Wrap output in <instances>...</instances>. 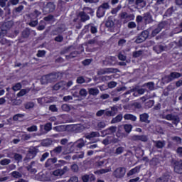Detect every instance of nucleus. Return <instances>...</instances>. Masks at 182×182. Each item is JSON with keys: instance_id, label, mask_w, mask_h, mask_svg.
<instances>
[{"instance_id": "47", "label": "nucleus", "mask_w": 182, "mask_h": 182, "mask_svg": "<svg viewBox=\"0 0 182 182\" xmlns=\"http://www.w3.org/2000/svg\"><path fill=\"white\" fill-rule=\"evenodd\" d=\"M32 138V136L31 134H24L21 135V141H27V140H31Z\"/></svg>"}, {"instance_id": "1", "label": "nucleus", "mask_w": 182, "mask_h": 182, "mask_svg": "<svg viewBox=\"0 0 182 182\" xmlns=\"http://www.w3.org/2000/svg\"><path fill=\"white\" fill-rule=\"evenodd\" d=\"M60 77H62V75L58 73H53L43 75L41 79V85H48V83L58 82Z\"/></svg>"}, {"instance_id": "60", "label": "nucleus", "mask_w": 182, "mask_h": 182, "mask_svg": "<svg viewBox=\"0 0 182 182\" xmlns=\"http://www.w3.org/2000/svg\"><path fill=\"white\" fill-rule=\"evenodd\" d=\"M100 8H101L104 11H107V9H110V5L109 4V3H103L100 6Z\"/></svg>"}, {"instance_id": "59", "label": "nucleus", "mask_w": 182, "mask_h": 182, "mask_svg": "<svg viewBox=\"0 0 182 182\" xmlns=\"http://www.w3.org/2000/svg\"><path fill=\"white\" fill-rule=\"evenodd\" d=\"M79 95L82 97H86L87 96V90H86L85 88H82L80 90Z\"/></svg>"}, {"instance_id": "22", "label": "nucleus", "mask_w": 182, "mask_h": 182, "mask_svg": "<svg viewBox=\"0 0 182 182\" xmlns=\"http://www.w3.org/2000/svg\"><path fill=\"white\" fill-rule=\"evenodd\" d=\"M149 114L147 113H144V114H141L139 115V120L141 123H150V120H149Z\"/></svg>"}, {"instance_id": "10", "label": "nucleus", "mask_w": 182, "mask_h": 182, "mask_svg": "<svg viewBox=\"0 0 182 182\" xmlns=\"http://www.w3.org/2000/svg\"><path fill=\"white\" fill-rule=\"evenodd\" d=\"M69 130L73 132V133H82L85 129V126L77 124L74 125H69Z\"/></svg>"}, {"instance_id": "46", "label": "nucleus", "mask_w": 182, "mask_h": 182, "mask_svg": "<svg viewBox=\"0 0 182 182\" xmlns=\"http://www.w3.org/2000/svg\"><path fill=\"white\" fill-rule=\"evenodd\" d=\"M122 9V4H119L117 7L114 8L111 11L112 15H117V12Z\"/></svg>"}, {"instance_id": "62", "label": "nucleus", "mask_w": 182, "mask_h": 182, "mask_svg": "<svg viewBox=\"0 0 182 182\" xmlns=\"http://www.w3.org/2000/svg\"><path fill=\"white\" fill-rule=\"evenodd\" d=\"M141 55H143V50H139L133 53V58H139Z\"/></svg>"}, {"instance_id": "44", "label": "nucleus", "mask_w": 182, "mask_h": 182, "mask_svg": "<svg viewBox=\"0 0 182 182\" xmlns=\"http://www.w3.org/2000/svg\"><path fill=\"white\" fill-rule=\"evenodd\" d=\"M23 8H24L23 5H20L18 7H16L13 10V14L15 15V14H21V12H22V11H23Z\"/></svg>"}, {"instance_id": "57", "label": "nucleus", "mask_w": 182, "mask_h": 182, "mask_svg": "<svg viewBox=\"0 0 182 182\" xmlns=\"http://www.w3.org/2000/svg\"><path fill=\"white\" fill-rule=\"evenodd\" d=\"M12 89L14 92H17V90H21V89H22V84H21V82H18L12 87Z\"/></svg>"}, {"instance_id": "58", "label": "nucleus", "mask_w": 182, "mask_h": 182, "mask_svg": "<svg viewBox=\"0 0 182 182\" xmlns=\"http://www.w3.org/2000/svg\"><path fill=\"white\" fill-rule=\"evenodd\" d=\"M171 140L176 143V144H181L182 139L179 136H172Z\"/></svg>"}, {"instance_id": "50", "label": "nucleus", "mask_w": 182, "mask_h": 182, "mask_svg": "<svg viewBox=\"0 0 182 182\" xmlns=\"http://www.w3.org/2000/svg\"><path fill=\"white\" fill-rule=\"evenodd\" d=\"M14 160H16V161H17V163H21V161H22V159L23 158V156H22V155H21V154H14Z\"/></svg>"}, {"instance_id": "11", "label": "nucleus", "mask_w": 182, "mask_h": 182, "mask_svg": "<svg viewBox=\"0 0 182 182\" xmlns=\"http://www.w3.org/2000/svg\"><path fill=\"white\" fill-rule=\"evenodd\" d=\"M58 161V158L48 159L45 163V167L48 170H53L55 168V163Z\"/></svg>"}, {"instance_id": "36", "label": "nucleus", "mask_w": 182, "mask_h": 182, "mask_svg": "<svg viewBox=\"0 0 182 182\" xmlns=\"http://www.w3.org/2000/svg\"><path fill=\"white\" fill-rule=\"evenodd\" d=\"M82 11L87 14V15H91V16H93V14H95V11L92 9L90 7H85L82 9Z\"/></svg>"}, {"instance_id": "43", "label": "nucleus", "mask_w": 182, "mask_h": 182, "mask_svg": "<svg viewBox=\"0 0 182 182\" xmlns=\"http://www.w3.org/2000/svg\"><path fill=\"white\" fill-rule=\"evenodd\" d=\"M61 109L63 112H69V111L72 109V107L68 104H63L61 105Z\"/></svg>"}, {"instance_id": "45", "label": "nucleus", "mask_w": 182, "mask_h": 182, "mask_svg": "<svg viewBox=\"0 0 182 182\" xmlns=\"http://www.w3.org/2000/svg\"><path fill=\"white\" fill-rule=\"evenodd\" d=\"M24 107L27 110H30V109H33V107H35V103L32 102H26V104H24Z\"/></svg>"}, {"instance_id": "37", "label": "nucleus", "mask_w": 182, "mask_h": 182, "mask_svg": "<svg viewBox=\"0 0 182 182\" xmlns=\"http://www.w3.org/2000/svg\"><path fill=\"white\" fill-rule=\"evenodd\" d=\"M167 26H168V21H161L158 24V27L160 31H162V29H164V28H167Z\"/></svg>"}, {"instance_id": "51", "label": "nucleus", "mask_w": 182, "mask_h": 182, "mask_svg": "<svg viewBox=\"0 0 182 182\" xmlns=\"http://www.w3.org/2000/svg\"><path fill=\"white\" fill-rule=\"evenodd\" d=\"M145 86H147L148 89H149L150 90H154V82H149L144 84L143 87H145Z\"/></svg>"}, {"instance_id": "30", "label": "nucleus", "mask_w": 182, "mask_h": 182, "mask_svg": "<svg viewBox=\"0 0 182 182\" xmlns=\"http://www.w3.org/2000/svg\"><path fill=\"white\" fill-rule=\"evenodd\" d=\"M78 55H80V53L77 50L71 52L69 55H65V59H73L77 58Z\"/></svg>"}, {"instance_id": "52", "label": "nucleus", "mask_w": 182, "mask_h": 182, "mask_svg": "<svg viewBox=\"0 0 182 182\" xmlns=\"http://www.w3.org/2000/svg\"><path fill=\"white\" fill-rule=\"evenodd\" d=\"M53 143V141H51V139H47L46 140H44L42 142L43 146H44L45 147H48V146H51V144Z\"/></svg>"}, {"instance_id": "13", "label": "nucleus", "mask_w": 182, "mask_h": 182, "mask_svg": "<svg viewBox=\"0 0 182 182\" xmlns=\"http://www.w3.org/2000/svg\"><path fill=\"white\" fill-rule=\"evenodd\" d=\"M77 18H79L80 22H86V21L90 19V16H89V15H87L83 10L77 14Z\"/></svg>"}, {"instance_id": "54", "label": "nucleus", "mask_w": 182, "mask_h": 182, "mask_svg": "<svg viewBox=\"0 0 182 182\" xmlns=\"http://www.w3.org/2000/svg\"><path fill=\"white\" fill-rule=\"evenodd\" d=\"M1 166H8V164H11V159H4L0 161Z\"/></svg>"}, {"instance_id": "19", "label": "nucleus", "mask_w": 182, "mask_h": 182, "mask_svg": "<svg viewBox=\"0 0 182 182\" xmlns=\"http://www.w3.org/2000/svg\"><path fill=\"white\" fill-rule=\"evenodd\" d=\"M153 50L156 52V53H161V52H164V50H166V46L161 44L156 45L153 47Z\"/></svg>"}, {"instance_id": "21", "label": "nucleus", "mask_w": 182, "mask_h": 182, "mask_svg": "<svg viewBox=\"0 0 182 182\" xmlns=\"http://www.w3.org/2000/svg\"><path fill=\"white\" fill-rule=\"evenodd\" d=\"M14 21L11 20V21H5L3 25L1 26V28L3 29H6V31H9V29H11V28H12V26H14Z\"/></svg>"}, {"instance_id": "29", "label": "nucleus", "mask_w": 182, "mask_h": 182, "mask_svg": "<svg viewBox=\"0 0 182 182\" xmlns=\"http://www.w3.org/2000/svg\"><path fill=\"white\" fill-rule=\"evenodd\" d=\"M75 149H76V145L75 143H73V144L71 145L68 149L63 151V154L64 156L66 154H70V153H73L75 151Z\"/></svg>"}, {"instance_id": "33", "label": "nucleus", "mask_w": 182, "mask_h": 182, "mask_svg": "<svg viewBox=\"0 0 182 182\" xmlns=\"http://www.w3.org/2000/svg\"><path fill=\"white\" fill-rule=\"evenodd\" d=\"M75 49V47H73V46H70L68 47H65L61 51H60V55H65L66 53H69V52H70V50Z\"/></svg>"}, {"instance_id": "31", "label": "nucleus", "mask_w": 182, "mask_h": 182, "mask_svg": "<svg viewBox=\"0 0 182 182\" xmlns=\"http://www.w3.org/2000/svg\"><path fill=\"white\" fill-rule=\"evenodd\" d=\"M85 137L88 140H90V139H93V137H100V133H99V132H92Z\"/></svg>"}, {"instance_id": "7", "label": "nucleus", "mask_w": 182, "mask_h": 182, "mask_svg": "<svg viewBox=\"0 0 182 182\" xmlns=\"http://www.w3.org/2000/svg\"><path fill=\"white\" fill-rule=\"evenodd\" d=\"M119 72H120V70L117 68H101L97 72V74L102 75L107 73H118Z\"/></svg>"}, {"instance_id": "6", "label": "nucleus", "mask_w": 182, "mask_h": 182, "mask_svg": "<svg viewBox=\"0 0 182 182\" xmlns=\"http://www.w3.org/2000/svg\"><path fill=\"white\" fill-rule=\"evenodd\" d=\"M171 164L174 167L175 173L182 174V161H176V159H172Z\"/></svg>"}, {"instance_id": "61", "label": "nucleus", "mask_w": 182, "mask_h": 182, "mask_svg": "<svg viewBox=\"0 0 182 182\" xmlns=\"http://www.w3.org/2000/svg\"><path fill=\"white\" fill-rule=\"evenodd\" d=\"M149 31L145 30L144 31H142L140 35L146 41V39H147V38H149Z\"/></svg>"}, {"instance_id": "16", "label": "nucleus", "mask_w": 182, "mask_h": 182, "mask_svg": "<svg viewBox=\"0 0 182 182\" xmlns=\"http://www.w3.org/2000/svg\"><path fill=\"white\" fill-rule=\"evenodd\" d=\"M65 87H66V82L60 81L57 82L54 86L52 87V90L58 91V90H60L61 89L62 90H63V89H65Z\"/></svg>"}, {"instance_id": "39", "label": "nucleus", "mask_w": 182, "mask_h": 182, "mask_svg": "<svg viewBox=\"0 0 182 182\" xmlns=\"http://www.w3.org/2000/svg\"><path fill=\"white\" fill-rule=\"evenodd\" d=\"M11 177L14 178H22V174L18 171H14L11 173Z\"/></svg>"}, {"instance_id": "20", "label": "nucleus", "mask_w": 182, "mask_h": 182, "mask_svg": "<svg viewBox=\"0 0 182 182\" xmlns=\"http://www.w3.org/2000/svg\"><path fill=\"white\" fill-rule=\"evenodd\" d=\"M53 130L58 132H66L69 130V125H60L53 127Z\"/></svg>"}, {"instance_id": "12", "label": "nucleus", "mask_w": 182, "mask_h": 182, "mask_svg": "<svg viewBox=\"0 0 182 182\" xmlns=\"http://www.w3.org/2000/svg\"><path fill=\"white\" fill-rule=\"evenodd\" d=\"M144 18V23L145 25H149V23H152V22L154 21L153 20V16H151V14L150 12H146L143 14Z\"/></svg>"}, {"instance_id": "32", "label": "nucleus", "mask_w": 182, "mask_h": 182, "mask_svg": "<svg viewBox=\"0 0 182 182\" xmlns=\"http://www.w3.org/2000/svg\"><path fill=\"white\" fill-rule=\"evenodd\" d=\"M124 119L125 120H131V122H136L137 120V117L132 114H126L124 116Z\"/></svg>"}, {"instance_id": "4", "label": "nucleus", "mask_w": 182, "mask_h": 182, "mask_svg": "<svg viewBox=\"0 0 182 182\" xmlns=\"http://www.w3.org/2000/svg\"><path fill=\"white\" fill-rule=\"evenodd\" d=\"M119 18L123 21L124 23H127L129 21H134V14H129L126 11H121Z\"/></svg>"}, {"instance_id": "41", "label": "nucleus", "mask_w": 182, "mask_h": 182, "mask_svg": "<svg viewBox=\"0 0 182 182\" xmlns=\"http://www.w3.org/2000/svg\"><path fill=\"white\" fill-rule=\"evenodd\" d=\"M133 129V125L129 124H125L124 125V130L129 134L131 133L132 130Z\"/></svg>"}, {"instance_id": "48", "label": "nucleus", "mask_w": 182, "mask_h": 182, "mask_svg": "<svg viewBox=\"0 0 182 182\" xmlns=\"http://www.w3.org/2000/svg\"><path fill=\"white\" fill-rule=\"evenodd\" d=\"M65 31H66V27L65 26V25H61L55 30V31L58 32V33H63Z\"/></svg>"}, {"instance_id": "3", "label": "nucleus", "mask_w": 182, "mask_h": 182, "mask_svg": "<svg viewBox=\"0 0 182 182\" xmlns=\"http://www.w3.org/2000/svg\"><path fill=\"white\" fill-rule=\"evenodd\" d=\"M178 77H181V74L177 72H172L168 75H165L162 78V81L164 83H170V82H173V79H178Z\"/></svg>"}, {"instance_id": "14", "label": "nucleus", "mask_w": 182, "mask_h": 182, "mask_svg": "<svg viewBox=\"0 0 182 182\" xmlns=\"http://www.w3.org/2000/svg\"><path fill=\"white\" fill-rule=\"evenodd\" d=\"M117 130V127L112 126L102 132V134L105 136L114 134Z\"/></svg>"}, {"instance_id": "27", "label": "nucleus", "mask_w": 182, "mask_h": 182, "mask_svg": "<svg viewBox=\"0 0 182 182\" xmlns=\"http://www.w3.org/2000/svg\"><path fill=\"white\" fill-rule=\"evenodd\" d=\"M88 93L90 96H97V95L100 93V91L97 87H92L88 89Z\"/></svg>"}, {"instance_id": "35", "label": "nucleus", "mask_w": 182, "mask_h": 182, "mask_svg": "<svg viewBox=\"0 0 182 182\" xmlns=\"http://www.w3.org/2000/svg\"><path fill=\"white\" fill-rule=\"evenodd\" d=\"M105 14H106V11H104L103 9L99 6L97 11V18H103V16H105Z\"/></svg>"}, {"instance_id": "64", "label": "nucleus", "mask_w": 182, "mask_h": 182, "mask_svg": "<svg viewBox=\"0 0 182 182\" xmlns=\"http://www.w3.org/2000/svg\"><path fill=\"white\" fill-rule=\"evenodd\" d=\"M79 178L77 176H71L70 179L68 181V182H78Z\"/></svg>"}, {"instance_id": "26", "label": "nucleus", "mask_w": 182, "mask_h": 182, "mask_svg": "<svg viewBox=\"0 0 182 182\" xmlns=\"http://www.w3.org/2000/svg\"><path fill=\"white\" fill-rule=\"evenodd\" d=\"M122 120H123V114H119L111 120V124H116V123H120Z\"/></svg>"}, {"instance_id": "63", "label": "nucleus", "mask_w": 182, "mask_h": 182, "mask_svg": "<svg viewBox=\"0 0 182 182\" xmlns=\"http://www.w3.org/2000/svg\"><path fill=\"white\" fill-rule=\"evenodd\" d=\"M81 180L82 182H89V174H85L82 176Z\"/></svg>"}, {"instance_id": "18", "label": "nucleus", "mask_w": 182, "mask_h": 182, "mask_svg": "<svg viewBox=\"0 0 182 182\" xmlns=\"http://www.w3.org/2000/svg\"><path fill=\"white\" fill-rule=\"evenodd\" d=\"M168 180H170V174L165 173L161 176L156 178L155 182H168Z\"/></svg>"}, {"instance_id": "17", "label": "nucleus", "mask_w": 182, "mask_h": 182, "mask_svg": "<svg viewBox=\"0 0 182 182\" xmlns=\"http://www.w3.org/2000/svg\"><path fill=\"white\" fill-rule=\"evenodd\" d=\"M74 144H75L77 149H83V147H85V146L86 145V141H85L83 138H80L75 141Z\"/></svg>"}, {"instance_id": "40", "label": "nucleus", "mask_w": 182, "mask_h": 182, "mask_svg": "<svg viewBox=\"0 0 182 182\" xmlns=\"http://www.w3.org/2000/svg\"><path fill=\"white\" fill-rule=\"evenodd\" d=\"M110 169L109 168H105V169H100L98 171H94L95 174H97L98 176H100V174H106V173H109Z\"/></svg>"}, {"instance_id": "28", "label": "nucleus", "mask_w": 182, "mask_h": 182, "mask_svg": "<svg viewBox=\"0 0 182 182\" xmlns=\"http://www.w3.org/2000/svg\"><path fill=\"white\" fill-rule=\"evenodd\" d=\"M31 35V29L29 28H26L21 33V36L24 39H28Z\"/></svg>"}, {"instance_id": "53", "label": "nucleus", "mask_w": 182, "mask_h": 182, "mask_svg": "<svg viewBox=\"0 0 182 182\" xmlns=\"http://www.w3.org/2000/svg\"><path fill=\"white\" fill-rule=\"evenodd\" d=\"M136 40H135V43H143V42H144V41H146L141 36V34L138 35L136 37Z\"/></svg>"}, {"instance_id": "8", "label": "nucleus", "mask_w": 182, "mask_h": 182, "mask_svg": "<svg viewBox=\"0 0 182 182\" xmlns=\"http://www.w3.org/2000/svg\"><path fill=\"white\" fill-rule=\"evenodd\" d=\"M162 119H165L166 120H171L173 124L176 126L180 123V117L178 115H174L173 114H168L165 116H163Z\"/></svg>"}, {"instance_id": "34", "label": "nucleus", "mask_w": 182, "mask_h": 182, "mask_svg": "<svg viewBox=\"0 0 182 182\" xmlns=\"http://www.w3.org/2000/svg\"><path fill=\"white\" fill-rule=\"evenodd\" d=\"M46 8L48 10V12H53L55 8V4H53V2H48L47 3Z\"/></svg>"}, {"instance_id": "2", "label": "nucleus", "mask_w": 182, "mask_h": 182, "mask_svg": "<svg viewBox=\"0 0 182 182\" xmlns=\"http://www.w3.org/2000/svg\"><path fill=\"white\" fill-rule=\"evenodd\" d=\"M126 168L118 167L112 172V176L114 178L122 179L126 176Z\"/></svg>"}, {"instance_id": "49", "label": "nucleus", "mask_w": 182, "mask_h": 182, "mask_svg": "<svg viewBox=\"0 0 182 182\" xmlns=\"http://www.w3.org/2000/svg\"><path fill=\"white\" fill-rule=\"evenodd\" d=\"M124 151V147H123V146H119V147H117V148L115 149L114 154H116L117 156H119V155L123 154Z\"/></svg>"}, {"instance_id": "5", "label": "nucleus", "mask_w": 182, "mask_h": 182, "mask_svg": "<svg viewBox=\"0 0 182 182\" xmlns=\"http://www.w3.org/2000/svg\"><path fill=\"white\" fill-rule=\"evenodd\" d=\"M38 153H39V149L37 147L31 146L24 160H32V159H35Z\"/></svg>"}, {"instance_id": "38", "label": "nucleus", "mask_w": 182, "mask_h": 182, "mask_svg": "<svg viewBox=\"0 0 182 182\" xmlns=\"http://www.w3.org/2000/svg\"><path fill=\"white\" fill-rule=\"evenodd\" d=\"M135 5L140 6L141 8H144V6L147 5V3L144 0H136Z\"/></svg>"}, {"instance_id": "15", "label": "nucleus", "mask_w": 182, "mask_h": 182, "mask_svg": "<svg viewBox=\"0 0 182 182\" xmlns=\"http://www.w3.org/2000/svg\"><path fill=\"white\" fill-rule=\"evenodd\" d=\"M117 58L116 57L109 56L108 58H106L105 60H103V63L107 66L109 65V66H114L116 65Z\"/></svg>"}, {"instance_id": "25", "label": "nucleus", "mask_w": 182, "mask_h": 182, "mask_svg": "<svg viewBox=\"0 0 182 182\" xmlns=\"http://www.w3.org/2000/svg\"><path fill=\"white\" fill-rule=\"evenodd\" d=\"M176 8L174 6H171L169 9H168L166 10V11L165 12V14H164V18H166L167 16H171V15H173V12H176Z\"/></svg>"}, {"instance_id": "24", "label": "nucleus", "mask_w": 182, "mask_h": 182, "mask_svg": "<svg viewBox=\"0 0 182 182\" xmlns=\"http://www.w3.org/2000/svg\"><path fill=\"white\" fill-rule=\"evenodd\" d=\"M140 168H141V166H136L135 168L131 169L127 173V177H130L132 176H134V174H136V173H139L140 171Z\"/></svg>"}, {"instance_id": "9", "label": "nucleus", "mask_w": 182, "mask_h": 182, "mask_svg": "<svg viewBox=\"0 0 182 182\" xmlns=\"http://www.w3.org/2000/svg\"><path fill=\"white\" fill-rule=\"evenodd\" d=\"M68 171H69V168H68V166H64L63 169L58 168L50 172V174L54 176V177H62V176H63L65 173H68Z\"/></svg>"}, {"instance_id": "42", "label": "nucleus", "mask_w": 182, "mask_h": 182, "mask_svg": "<svg viewBox=\"0 0 182 182\" xmlns=\"http://www.w3.org/2000/svg\"><path fill=\"white\" fill-rule=\"evenodd\" d=\"M62 150H63V146H58L55 147L50 153H55V154H60L62 153Z\"/></svg>"}, {"instance_id": "23", "label": "nucleus", "mask_w": 182, "mask_h": 182, "mask_svg": "<svg viewBox=\"0 0 182 182\" xmlns=\"http://www.w3.org/2000/svg\"><path fill=\"white\" fill-rule=\"evenodd\" d=\"M153 143L156 149H163L166 146V141H153Z\"/></svg>"}, {"instance_id": "55", "label": "nucleus", "mask_w": 182, "mask_h": 182, "mask_svg": "<svg viewBox=\"0 0 182 182\" xmlns=\"http://www.w3.org/2000/svg\"><path fill=\"white\" fill-rule=\"evenodd\" d=\"M26 93H29V90L26 89H22L20 92L17 94L18 97H21L22 96H25Z\"/></svg>"}, {"instance_id": "56", "label": "nucleus", "mask_w": 182, "mask_h": 182, "mask_svg": "<svg viewBox=\"0 0 182 182\" xmlns=\"http://www.w3.org/2000/svg\"><path fill=\"white\" fill-rule=\"evenodd\" d=\"M76 82L79 85H82L83 83H86V80H85V77L83 76H79L77 77Z\"/></svg>"}]
</instances>
